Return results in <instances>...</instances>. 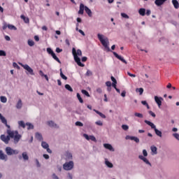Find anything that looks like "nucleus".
I'll return each instance as SVG.
<instances>
[{"mask_svg": "<svg viewBox=\"0 0 179 179\" xmlns=\"http://www.w3.org/2000/svg\"><path fill=\"white\" fill-rule=\"evenodd\" d=\"M0 120L7 128L9 129H7L6 132L8 134V136L5 134H1L0 136V139L2 141V142H4L6 145H8L9 143V141L11 139H13V143L16 145L17 143H19V141L22 138V135L19 134V131H12L10 130V126L8 124V120L2 115V114L0 113Z\"/></svg>", "mask_w": 179, "mask_h": 179, "instance_id": "f257e3e1", "label": "nucleus"}, {"mask_svg": "<svg viewBox=\"0 0 179 179\" xmlns=\"http://www.w3.org/2000/svg\"><path fill=\"white\" fill-rule=\"evenodd\" d=\"M72 54L74 57V61L76 62L77 65H78V66H82V67L85 66V64H82V62H80V58L79 57H82V50L78 49L76 51V49L75 48H73Z\"/></svg>", "mask_w": 179, "mask_h": 179, "instance_id": "f03ea898", "label": "nucleus"}, {"mask_svg": "<svg viewBox=\"0 0 179 179\" xmlns=\"http://www.w3.org/2000/svg\"><path fill=\"white\" fill-rule=\"evenodd\" d=\"M144 122L147 124V125H149V127H151L152 129H154L157 136H159V138H162V131L156 128V125H155V124H153L152 122L149 120H145Z\"/></svg>", "mask_w": 179, "mask_h": 179, "instance_id": "7ed1b4c3", "label": "nucleus"}, {"mask_svg": "<svg viewBox=\"0 0 179 179\" xmlns=\"http://www.w3.org/2000/svg\"><path fill=\"white\" fill-rule=\"evenodd\" d=\"M97 37H98L99 41H101L102 45L103 47H105V48H108V38H104V36H103L100 34H97Z\"/></svg>", "mask_w": 179, "mask_h": 179, "instance_id": "20e7f679", "label": "nucleus"}, {"mask_svg": "<svg viewBox=\"0 0 179 179\" xmlns=\"http://www.w3.org/2000/svg\"><path fill=\"white\" fill-rule=\"evenodd\" d=\"M75 164H73V161H70L69 162H66L63 164V169L64 170H66V171H69L73 169Z\"/></svg>", "mask_w": 179, "mask_h": 179, "instance_id": "39448f33", "label": "nucleus"}, {"mask_svg": "<svg viewBox=\"0 0 179 179\" xmlns=\"http://www.w3.org/2000/svg\"><path fill=\"white\" fill-rule=\"evenodd\" d=\"M6 153L8 156H12V155H19V150H13L10 147H7L6 148Z\"/></svg>", "mask_w": 179, "mask_h": 179, "instance_id": "423d86ee", "label": "nucleus"}, {"mask_svg": "<svg viewBox=\"0 0 179 179\" xmlns=\"http://www.w3.org/2000/svg\"><path fill=\"white\" fill-rule=\"evenodd\" d=\"M113 55L117 58V59H120V61H121L122 62H123V64H125L127 65V60L124 59V57H122V56L119 55L117 52H113Z\"/></svg>", "mask_w": 179, "mask_h": 179, "instance_id": "0eeeda50", "label": "nucleus"}, {"mask_svg": "<svg viewBox=\"0 0 179 179\" xmlns=\"http://www.w3.org/2000/svg\"><path fill=\"white\" fill-rule=\"evenodd\" d=\"M22 68H24V69L27 71V72H29V73H30V75H34L33 69H31L29 65H27V64L22 65Z\"/></svg>", "mask_w": 179, "mask_h": 179, "instance_id": "6e6552de", "label": "nucleus"}, {"mask_svg": "<svg viewBox=\"0 0 179 179\" xmlns=\"http://www.w3.org/2000/svg\"><path fill=\"white\" fill-rule=\"evenodd\" d=\"M0 160L8 161V155H5L2 150H0Z\"/></svg>", "mask_w": 179, "mask_h": 179, "instance_id": "1a4fd4ad", "label": "nucleus"}, {"mask_svg": "<svg viewBox=\"0 0 179 179\" xmlns=\"http://www.w3.org/2000/svg\"><path fill=\"white\" fill-rule=\"evenodd\" d=\"M126 139H130L131 141H134L136 143H139V139L138 137L127 136H126Z\"/></svg>", "mask_w": 179, "mask_h": 179, "instance_id": "9d476101", "label": "nucleus"}, {"mask_svg": "<svg viewBox=\"0 0 179 179\" xmlns=\"http://www.w3.org/2000/svg\"><path fill=\"white\" fill-rule=\"evenodd\" d=\"M138 158L141 159V160H143V162H144V163H145L146 164L152 166L149 160H148V159H146V157H143V155H139Z\"/></svg>", "mask_w": 179, "mask_h": 179, "instance_id": "9b49d317", "label": "nucleus"}, {"mask_svg": "<svg viewBox=\"0 0 179 179\" xmlns=\"http://www.w3.org/2000/svg\"><path fill=\"white\" fill-rule=\"evenodd\" d=\"M85 12V5L83 3H80V10H78V15H83Z\"/></svg>", "mask_w": 179, "mask_h": 179, "instance_id": "f8f14e48", "label": "nucleus"}, {"mask_svg": "<svg viewBox=\"0 0 179 179\" xmlns=\"http://www.w3.org/2000/svg\"><path fill=\"white\" fill-rule=\"evenodd\" d=\"M48 125H49V127H51L52 128H59L58 125H57V124H55L53 121H48L47 122Z\"/></svg>", "mask_w": 179, "mask_h": 179, "instance_id": "ddd939ff", "label": "nucleus"}, {"mask_svg": "<svg viewBox=\"0 0 179 179\" xmlns=\"http://www.w3.org/2000/svg\"><path fill=\"white\" fill-rule=\"evenodd\" d=\"M167 0H155V3L157 5V6H162L164 2H166Z\"/></svg>", "mask_w": 179, "mask_h": 179, "instance_id": "4468645a", "label": "nucleus"}, {"mask_svg": "<svg viewBox=\"0 0 179 179\" xmlns=\"http://www.w3.org/2000/svg\"><path fill=\"white\" fill-rule=\"evenodd\" d=\"M162 98H159L157 96H155V101L157 103V104L158 105V106L160 108V106H162Z\"/></svg>", "mask_w": 179, "mask_h": 179, "instance_id": "2eb2a0df", "label": "nucleus"}, {"mask_svg": "<svg viewBox=\"0 0 179 179\" xmlns=\"http://www.w3.org/2000/svg\"><path fill=\"white\" fill-rule=\"evenodd\" d=\"M23 107V103H22V99H19L17 104H16V108L18 110H20Z\"/></svg>", "mask_w": 179, "mask_h": 179, "instance_id": "dca6fc26", "label": "nucleus"}, {"mask_svg": "<svg viewBox=\"0 0 179 179\" xmlns=\"http://www.w3.org/2000/svg\"><path fill=\"white\" fill-rule=\"evenodd\" d=\"M85 10L88 16H90V17H92V10H90V8H89L87 6H85Z\"/></svg>", "mask_w": 179, "mask_h": 179, "instance_id": "f3484780", "label": "nucleus"}, {"mask_svg": "<svg viewBox=\"0 0 179 179\" xmlns=\"http://www.w3.org/2000/svg\"><path fill=\"white\" fill-rule=\"evenodd\" d=\"M103 146L106 149H108V150H114V149L113 148V145H111V144L105 143L103 144Z\"/></svg>", "mask_w": 179, "mask_h": 179, "instance_id": "a211bd4d", "label": "nucleus"}, {"mask_svg": "<svg viewBox=\"0 0 179 179\" xmlns=\"http://www.w3.org/2000/svg\"><path fill=\"white\" fill-rule=\"evenodd\" d=\"M172 3L175 8V9H178L179 8V3L177 0H172Z\"/></svg>", "mask_w": 179, "mask_h": 179, "instance_id": "6ab92c4d", "label": "nucleus"}, {"mask_svg": "<svg viewBox=\"0 0 179 179\" xmlns=\"http://www.w3.org/2000/svg\"><path fill=\"white\" fill-rule=\"evenodd\" d=\"M93 111H94V113L98 114V115H99L101 118H106V115L101 113V112H100L96 109H94Z\"/></svg>", "mask_w": 179, "mask_h": 179, "instance_id": "aec40b11", "label": "nucleus"}, {"mask_svg": "<svg viewBox=\"0 0 179 179\" xmlns=\"http://www.w3.org/2000/svg\"><path fill=\"white\" fill-rule=\"evenodd\" d=\"M35 138L38 141H43V136L40 133H36Z\"/></svg>", "mask_w": 179, "mask_h": 179, "instance_id": "412c9836", "label": "nucleus"}, {"mask_svg": "<svg viewBox=\"0 0 179 179\" xmlns=\"http://www.w3.org/2000/svg\"><path fill=\"white\" fill-rule=\"evenodd\" d=\"M51 56L55 61H57V62H58L59 64H61V60H59V59L57 57V55L54 52L52 53Z\"/></svg>", "mask_w": 179, "mask_h": 179, "instance_id": "4be33fe9", "label": "nucleus"}, {"mask_svg": "<svg viewBox=\"0 0 179 179\" xmlns=\"http://www.w3.org/2000/svg\"><path fill=\"white\" fill-rule=\"evenodd\" d=\"M138 13L141 16H145V15L146 13V9H145V8H140L139 10H138Z\"/></svg>", "mask_w": 179, "mask_h": 179, "instance_id": "5701e85b", "label": "nucleus"}, {"mask_svg": "<svg viewBox=\"0 0 179 179\" xmlns=\"http://www.w3.org/2000/svg\"><path fill=\"white\" fill-rule=\"evenodd\" d=\"M22 156L23 160H25V161L29 160V155H27V152H22Z\"/></svg>", "mask_w": 179, "mask_h": 179, "instance_id": "b1692460", "label": "nucleus"}, {"mask_svg": "<svg viewBox=\"0 0 179 179\" xmlns=\"http://www.w3.org/2000/svg\"><path fill=\"white\" fill-rule=\"evenodd\" d=\"M150 149L154 155H157V148L156 146L152 145Z\"/></svg>", "mask_w": 179, "mask_h": 179, "instance_id": "393cba45", "label": "nucleus"}, {"mask_svg": "<svg viewBox=\"0 0 179 179\" xmlns=\"http://www.w3.org/2000/svg\"><path fill=\"white\" fill-rule=\"evenodd\" d=\"M21 19H22L24 22V23H29L30 20H29V17L22 15L20 16Z\"/></svg>", "mask_w": 179, "mask_h": 179, "instance_id": "a878e982", "label": "nucleus"}, {"mask_svg": "<svg viewBox=\"0 0 179 179\" xmlns=\"http://www.w3.org/2000/svg\"><path fill=\"white\" fill-rule=\"evenodd\" d=\"M26 126L27 127V129H34V126L30 123V122H27L26 123Z\"/></svg>", "mask_w": 179, "mask_h": 179, "instance_id": "bb28decb", "label": "nucleus"}, {"mask_svg": "<svg viewBox=\"0 0 179 179\" xmlns=\"http://www.w3.org/2000/svg\"><path fill=\"white\" fill-rule=\"evenodd\" d=\"M60 76L62 79H64V80H66L68 79V77L64 75V73H62V69H60Z\"/></svg>", "mask_w": 179, "mask_h": 179, "instance_id": "cd10ccee", "label": "nucleus"}, {"mask_svg": "<svg viewBox=\"0 0 179 179\" xmlns=\"http://www.w3.org/2000/svg\"><path fill=\"white\" fill-rule=\"evenodd\" d=\"M41 146L43 148V149H48L49 148L48 143L45 141H42Z\"/></svg>", "mask_w": 179, "mask_h": 179, "instance_id": "c85d7f7f", "label": "nucleus"}, {"mask_svg": "<svg viewBox=\"0 0 179 179\" xmlns=\"http://www.w3.org/2000/svg\"><path fill=\"white\" fill-rule=\"evenodd\" d=\"M65 89H66V90H69V92H73V89H72V87H71L69 84H66L65 85Z\"/></svg>", "mask_w": 179, "mask_h": 179, "instance_id": "c756f323", "label": "nucleus"}, {"mask_svg": "<svg viewBox=\"0 0 179 179\" xmlns=\"http://www.w3.org/2000/svg\"><path fill=\"white\" fill-rule=\"evenodd\" d=\"M66 157L68 160H72V154L71 152H66Z\"/></svg>", "mask_w": 179, "mask_h": 179, "instance_id": "7c9ffc66", "label": "nucleus"}, {"mask_svg": "<svg viewBox=\"0 0 179 179\" xmlns=\"http://www.w3.org/2000/svg\"><path fill=\"white\" fill-rule=\"evenodd\" d=\"M0 100L1 103H6L8 101V99L6 98V96H1L0 97Z\"/></svg>", "mask_w": 179, "mask_h": 179, "instance_id": "2f4dec72", "label": "nucleus"}, {"mask_svg": "<svg viewBox=\"0 0 179 179\" xmlns=\"http://www.w3.org/2000/svg\"><path fill=\"white\" fill-rule=\"evenodd\" d=\"M81 93H83V94H85V96H87V97H90V94L86 90H82Z\"/></svg>", "mask_w": 179, "mask_h": 179, "instance_id": "473e14b6", "label": "nucleus"}, {"mask_svg": "<svg viewBox=\"0 0 179 179\" xmlns=\"http://www.w3.org/2000/svg\"><path fill=\"white\" fill-rule=\"evenodd\" d=\"M19 127H22V128H26V124L23 121L18 122Z\"/></svg>", "mask_w": 179, "mask_h": 179, "instance_id": "72a5a7b5", "label": "nucleus"}, {"mask_svg": "<svg viewBox=\"0 0 179 179\" xmlns=\"http://www.w3.org/2000/svg\"><path fill=\"white\" fill-rule=\"evenodd\" d=\"M106 164L107 166H108L110 169H113V164L108 161H106Z\"/></svg>", "mask_w": 179, "mask_h": 179, "instance_id": "f704fd0d", "label": "nucleus"}, {"mask_svg": "<svg viewBox=\"0 0 179 179\" xmlns=\"http://www.w3.org/2000/svg\"><path fill=\"white\" fill-rule=\"evenodd\" d=\"M122 17H124V19H129V16L127 15L125 13H121Z\"/></svg>", "mask_w": 179, "mask_h": 179, "instance_id": "c9c22d12", "label": "nucleus"}, {"mask_svg": "<svg viewBox=\"0 0 179 179\" xmlns=\"http://www.w3.org/2000/svg\"><path fill=\"white\" fill-rule=\"evenodd\" d=\"M122 128L124 129V131H128V129H129V127H128L127 124H122Z\"/></svg>", "mask_w": 179, "mask_h": 179, "instance_id": "e433bc0d", "label": "nucleus"}, {"mask_svg": "<svg viewBox=\"0 0 179 179\" xmlns=\"http://www.w3.org/2000/svg\"><path fill=\"white\" fill-rule=\"evenodd\" d=\"M77 98L78 99L80 103H83V99L82 97L80 96V94L77 93Z\"/></svg>", "mask_w": 179, "mask_h": 179, "instance_id": "4c0bfd02", "label": "nucleus"}, {"mask_svg": "<svg viewBox=\"0 0 179 179\" xmlns=\"http://www.w3.org/2000/svg\"><path fill=\"white\" fill-rule=\"evenodd\" d=\"M134 115L136 117H138V118H143V115H142L141 113H136L134 114Z\"/></svg>", "mask_w": 179, "mask_h": 179, "instance_id": "58836bf2", "label": "nucleus"}, {"mask_svg": "<svg viewBox=\"0 0 179 179\" xmlns=\"http://www.w3.org/2000/svg\"><path fill=\"white\" fill-rule=\"evenodd\" d=\"M8 28L10 30H16V27H15V26H13V25L8 24Z\"/></svg>", "mask_w": 179, "mask_h": 179, "instance_id": "ea45409f", "label": "nucleus"}, {"mask_svg": "<svg viewBox=\"0 0 179 179\" xmlns=\"http://www.w3.org/2000/svg\"><path fill=\"white\" fill-rule=\"evenodd\" d=\"M90 141H92L93 142H97L96 137L94 136H90Z\"/></svg>", "mask_w": 179, "mask_h": 179, "instance_id": "a19ab883", "label": "nucleus"}, {"mask_svg": "<svg viewBox=\"0 0 179 179\" xmlns=\"http://www.w3.org/2000/svg\"><path fill=\"white\" fill-rule=\"evenodd\" d=\"M95 124L99 127H103V122L101 120L96 121Z\"/></svg>", "mask_w": 179, "mask_h": 179, "instance_id": "79ce46f5", "label": "nucleus"}, {"mask_svg": "<svg viewBox=\"0 0 179 179\" xmlns=\"http://www.w3.org/2000/svg\"><path fill=\"white\" fill-rule=\"evenodd\" d=\"M0 57H6V52L3 50H0Z\"/></svg>", "mask_w": 179, "mask_h": 179, "instance_id": "37998d69", "label": "nucleus"}, {"mask_svg": "<svg viewBox=\"0 0 179 179\" xmlns=\"http://www.w3.org/2000/svg\"><path fill=\"white\" fill-rule=\"evenodd\" d=\"M47 52L50 54V55H51L54 52V51H52V49H51L50 48H48Z\"/></svg>", "mask_w": 179, "mask_h": 179, "instance_id": "c03bdc74", "label": "nucleus"}, {"mask_svg": "<svg viewBox=\"0 0 179 179\" xmlns=\"http://www.w3.org/2000/svg\"><path fill=\"white\" fill-rule=\"evenodd\" d=\"M28 45H29V47H33V45H34V41L29 40Z\"/></svg>", "mask_w": 179, "mask_h": 179, "instance_id": "a18cd8bd", "label": "nucleus"}, {"mask_svg": "<svg viewBox=\"0 0 179 179\" xmlns=\"http://www.w3.org/2000/svg\"><path fill=\"white\" fill-rule=\"evenodd\" d=\"M136 92H138V93H140V94H143V88H138V89H136Z\"/></svg>", "mask_w": 179, "mask_h": 179, "instance_id": "49530a36", "label": "nucleus"}, {"mask_svg": "<svg viewBox=\"0 0 179 179\" xmlns=\"http://www.w3.org/2000/svg\"><path fill=\"white\" fill-rule=\"evenodd\" d=\"M93 75V73L90 71V70H87L86 72V76H92Z\"/></svg>", "mask_w": 179, "mask_h": 179, "instance_id": "de8ad7c7", "label": "nucleus"}, {"mask_svg": "<svg viewBox=\"0 0 179 179\" xmlns=\"http://www.w3.org/2000/svg\"><path fill=\"white\" fill-rule=\"evenodd\" d=\"M76 127H83V123H82L81 122H76Z\"/></svg>", "mask_w": 179, "mask_h": 179, "instance_id": "09e8293b", "label": "nucleus"}, {"mask_svg": "<svg viewBox=\"0 0 179 179\" xmlns=\"http://www.w3.org/2000/svg\"><path fill=\"white\" fill-rule=\"evenodd\" d=\"M127 75L131 78H136V75L131 73L129 71L127 72Z\"/></svg>", "mask_w": 179, "mask_h": 179, "instance_id": "8fccbe9b", "label": "nucleus"}, {"mask_svg": "<svg viewBox=\"0 0 179 179\" xmlns=\"http://www.w3.org/2000/svg\"><path fill=\"white\" fill-rule=\"evenodd\" d=\"M143 155L144 157H146L148 156V151H146V150H143Z\"/></svg>", "mask_w": 179, "mask_h": 179, "instance_id": "3c124183", "label": "nucleus"}, {"mask_svg": "<svg viewBox=\"0 0 179 179\" xmlns=\"http://www.w3.org/2000/svg\"><path fill=\"white\" fill-rule=\"evenodd\" d=\"M173 136H174V138H176V139L179 141V134H177V133L173 134Z\"/></svg>", "mask_w": 179, "mask_h": 179, "instance_id": "603ef678", "label": "nucleus"}, {"mask_svg": "<svg viewBox=\"0 0 179 179\" xmlns=\"http://www.w3.org/2000/svg\"><path fill=\"white\" fill-rule=\"evenodd\" d=\"M149 114L151 115V116L154 118L156 117V114H155V113H153L152 110L149 111Z\"/></svg>", "mask_w": 179, "mask_h": 179, "instance_id": "864d4df0", "label": "nucleus"}, {"mask_svg": "<svg viewBox=\"0 0 179 179\" xmlns=\"http://www.w3.org/2000/svg\"><path fill=\"white\" fill-rule=\"evenodd\" d=\"M56 52L59 54V52H62V49H60L59 48H56Z\"/></svg>", "mask_w": 179, "mask_h": 179, "instance_id": "5fc2aeb1", "label": "nucleus"}, {"mask_svg": "<svg viewBox=\"0 0 179 179\" xmlns=\"http://www.w3.org/2000/svg\"><path fill=\"white\" fill-rule=\"evenodd\" d=\"M82 62H86L87 61V57H83L81 59Z\"/></svg>", "mask_w": 179, "mask_h": 179, "instance_id": "6e6d98bb", "label": "nucleus"}, {"mask_svg": "<svg viewBox=\"0 0 179 179\" xmlns=\"http://www.w3.org/2000/svg\"><path fill=\"white\" fill-rule=\"evenodd\" d=\"M106 85L108 87H111V83L110 81H107Z\"/></svg>", "mask_w": 179, "mask_h": 179, "instance_id": "4d7b16f0", "label": "nucleus"}, {"mask_svg": "<svg viewBox=\"0 0 179 179\" xmlns=\"http://www.w3.org/2000/svg\"><path fill=\"white\" fill-rule=\"evenodd\" d=\"M84 138H85V139H87V141H90V136H89V135H87V134H84Z\"/></svg>", "mask_w": 179, "mask_h": 179, "instance_id": "13d9d810", "label": "nucleus"}, {"mask_svg": "<svg viewBox=\"0 0 179 179\" xmlns=\"http://www.w3.org/2000/svg\"><path fill=\"white\" fill-rule=\"evenodd\" d=\"M13 66L14 68H17V69H19V65H17V64H16V62H13Z\"/></svg>", "mask_w": 179, "mask_h": 179, "instance_id": "bf43d9fd", "label": "nucleus"}, {"mask_svg": "<svg viewBox=\"0 0 179 179\" xmlns=\"http://www.w3.org/2000/svg\"><path fill=\"white\" fill-rule=\"evenodd\" d=\"M150 13H152V12L150 11V10H147L145 15H147V16H150Z\"/></svg>", "mask_w": 179, "mask_h": 179, "instance_id": "052dcab7", "label": "nucleus"}, {"mask_svg": "<svg viewBox=\"0 0 179 179\" xmlns=\"http://www.w3.org/2000/svg\"><path fill=\"white\" fill-rule=\"evenodd\" d=\"M126 94H127V92H125V91H123V92L121 93L122 97H125Z\"/></svg>", "mask_w": 179, "mask_h": 179, "instance_id": "680f3d73", "label": "nucleus"}, {"mask_svg": "<svg viewBox=\"0 0 179 179\" xmlns=\"http://www.w3.org/2000/svg\"><path fill=\"white\" fill-rule=\"evenodd\" d=\"M43 157H44V159H50V156L48 155H47V154H44L43 155Z\"/></svg>", "mask_w": 179, "mask_h": 179, "instance_id": "e2e57ef3", "label": "nucleus"}, {"mask_svg": "<svg viewBox=\"0 0 179 179\" xmlns=\"http://www.w3.org/2000/svg\"><path fill=\"white\" fill-rule=\"evenodd\" d=\"M35 41H40V38L38 36H34Z\"/></svg>", "mask_w": 179, "mask_h": 179, "instance_id": "0e129e2a", "label": "nucleus"}, {"mask_svg": "<svg viewBox=\"0 0 179 179\" xmlns=\"http://www.w3.org/2000/svg\"><path fill=\"white\" fill-rule=\"evenodd\" d=\"M5 40H6V41H10V37H9V36H6Z\"/></svg>", "mask_w": 179, "mask_h": 179, "instance_id": "69168bd1", "label": "nucleus"}, {"mask_svg": "<svg viewBox=\"0 0 179 179\" xmlns=\"http://www.w3.org/2000/svg\"><path fill=\"white\" fill-rule=\"evenodd\" d=\"M65 43L67 45H71V43H69V39H66Z\"/></svg>", "mask_w": 179, "mask_h": 179, "instance_id": "338daca9", "label": "nucleus"}, {"mask_svg": "<svg viewBox=\"0 0 179 179\" xmlns=\"http://www.w3.org/2000/svg\"><path fill=\"white\" fill-rule=\"evenodd\" d=\"M78 31L82 34V36H85V32L82 29H79Z\"/></svg>", "mask_w": 179, "mask_h": 179, "instance_id": "774afa93", "label": "nucleus"}]
</instances>
